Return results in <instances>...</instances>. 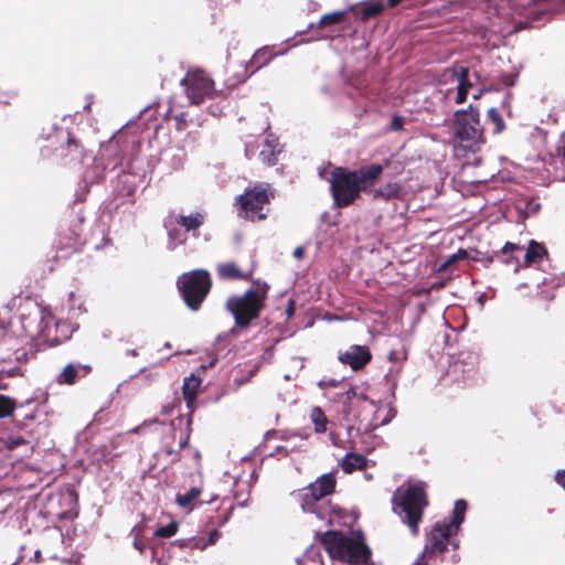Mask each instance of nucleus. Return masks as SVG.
<instances>
[{"label": "nucleus", "instance_id": "nucleus-1", "mask_svg": "<svg viewBox=\"0 0 565 565\" xmlns=\"http://www.w3.org/2000/svg\"><path fill=\"white\" fill-rule=\"evenodd\" d=\"M383 173V166L372 163L356 170L337 167L331 171L330 189L334 205L343 209L353 204L361 192L369 191Z\"/></svg>", "mask_w": 565, "mask_h": 565}, {"label": "nucleus", "instance_id": "nucleus-2", "mask_svg": "<svg viewBox=\"0 0 565 565\" xmlns=\"http://www.w3.org/2000/svg\"><path fill=\"white\" fill-rule=\"evenodd\" d=\"M452 147L465 151L476 152L486 143L484 128L480 122L478 107L469 105L458 109L451 121Z\"/></svg>", "mask_w": 565, "mask_h": 565}, {"label": "nucleus", "instance_id": "nucleus-3", "mask_svg": "<svg viewBox=\"0 0 565 565\" xmlns=\"http://www.w3.org/2000/svg\"><path fill=\"white\" fill-rule=\"evenodd\" d=\"M254 284L257 285L256 289H247L243 295H233L226 300L225 308L233 315L235 328H248L265 308L269 286L266 282Z\"/></svg>", "mask_w": 565, "mask_h": 565}, {"label": "nucleus", "instance_id": "nucleus-4", "mask_svg": "<svg viewBox=\"0 0 565 565\" xmlns=\"http://www.w3.org/2000/svg\"><path fill=\"white\" fill-rule=\"evenodd\" d=\"M274 198L275 191L269 183L258 182L246 188L241 195L235 198L234 206L237 216L253 223L265 221Z\"/></svg>", "mask_w": 565, "mask_h": 565}, {"label": "nucleus", "instance_id": "nucleus-5", "mask_svg": "<svg viewBox=\"0 0 565 565\" xmlns=\"http://www.w3.org/2000/svg\"><path fill=\"white\" fill-rule=\"evenodd\" d=\"M44 331V315L38 305L21 309L19 323L0 321V342L9 343L12 338L34 339Z\"/></svg>", "mask_w": 565, "mask_h": 565}, {"label": "nucleus", "instance_id": "nucleus-6", "mask_svg": "<svg viewBox=\"0 0 565 565\" xmlns=\"http://www.w3.org/2000/svg\"><path fill=\"white\" fill-rule=\"evenodd\" d=\"M185 306L198 311L212 288V278L205 269H194L183 274L177 281Z\"/></svg>", "mask_w": 565, "mask_h": 565}, {"label": "nucleus", "instance_id": "nucleus-7", "mask_svg": "<svg viewBox=\"0 0 565 565\" xmlns=\"http://www.w3.org/2000/svg\"><path fill=\"white\" fill-rule=\"evenodd\" d=\"M428 504L429 501L424 482L409 486L401 495L398 507L404 513L403 522L408 526L413 535H418L419 524L423 521L424 511Z\"/></svg>", "mask_w": 565, "mask_h": 565}, {"label": "nucleus", "instance_id": "nucleus-8", "mask_svg": "<svg viewBox=\"0 0 565 565\" xmlns=\"http://www.w3.org/2000/svg\"><path fill=\"white\" fill-rule=\"evenodd\" d=\"M70 217L67 228H63L58 232L54 243L55 249L62 258H66L73 253L82 250L87 243L83 228L85 222L83 212L72 213Z\"/></svg>", "mask_w": 565, "mask_h": 565}, {"label": "nucleus", "instance_id": "nucleus-9", "mask_svg": "<svg viewBox=\"0 0 565 565\" xmlns=\"http://www.w3.org/2000/svg\"><path fill=\"white\" fill-rule=\"evenodd\" d=\"M457 535L458 533L446 525V523L441 521L436 522L429 532L426 533L424 551L419 558L431 559L435 556H440L447 551L449 545L457 550L459 547Z\"/></svg>", "mask_w": 565, "mask_h": 565}, {"label": "nucleus", "instance_id": "nucleus-10", "mask_svg": "<svg viewBox=\"0 0 565 565\" xmlns=\"http://www.w3.org/2000/svg\"><path fill=\"white\" fill-rule=\"evenodd\" d=\"M337 487V471L324 473L312 483L300 490L297 494L301 509L305 512H313L316 504L321 499L331 495Z\"/></svg>", "mask_w": 565, "mask_h": 565}, {"label": "nucleus", "instance_id": "nucleus-11", "mask_svg": "<svg viewBox=\"0 0 565 565\" xmlns=\"http://www.w3.org/2000/svg\"><path fill=\"white\" fill-rule=\"evenodd\" d=\"M185 87L186 96L192 104L200 105L206 98H212L216 92L214 82L203 71H194L181 81Z\"/></svg>", "mask_w": 565, "mask_h": 565}, {"label": "nucleus", "instance_id": "nucleus-12", "mask_svg": "<svg viewBox=\"0 0 565 565\" xmlns=\"http://www.w3.org/2000/svg\"><path fill=\"white\" fill-rule=\"evenodd\" d=\"M338 359L353 371H360L372 361V353L366 345L353 344L345 352H340Z\"/></svg>", "mask_w": 565, "mask_h": 565}, {"label": "nucleus", "instance_id": "nucleus-13", "mask_svg": "<svg viewBox=\"0 0 565 565\" xmlns=\"http://www.w3.org/2000/svg\"><path fill=\"white\" fill-rule=\"evenodd\" d=\"M339 557L350 564L362 565L370 561L371 551L362 540L348 537Z\"/></svg>", "mask_w": 565, "mask_h": 565}, {"label": "nucleus", "instance_id": "nucleus-14", "mask_svg": "<svg viewBox=\"0 0 565 565\" xmlns=\"http://www.w3.org/2000/svg\"><path fill=\"white\" fill-rule=\"evenodd\" d=\"M256 265L252 264L246 270L241 269L234 262L218 264L216 273L224 280H252Z\"/></svg>", "mask_w": 565, "mask_h": 565}, {"label": "nucleus", "instance_id": "nucleus-15", "mask_svg": "<svg viewBox=\"0 0 565 565\" xmlns=\"http://www.w3.org/2000/svg\"><path fill=\"white\" fill-rule=\"evenodd\" d=\"M519 250H522V246L515 243L507 242L500 250L495 252L488 258V262L499 260L505 266L512 267L516 273L519 271L520 267H523V264H521L520 259L513 255L514 252Z\"/></svg>", "mask_w": 565, "mask_h": 565}, {"label": "nucleus", "instance_id": "nucleus-16", "mask_svg": "<svg viewBox=\"0 0 565 565\" xmlns=\"http://www.w3.org/2000/svg\"><path fill=\"white\" fill-rule=\"evenodd\" d=\"M89 364H66L56 376V382L61 385H74L79 377H85L92 372Z\"/></svg>", "mask_w": 565, "mask_h": 565}, {"label": "nucleus", "instance_id": "nucleus-17", "mask_svg": "<svg viewBox=\"0 0 565 565\" xmlns=\"http://www.w3.org/2000/svg\"><path fill=\"white\" fill-rule=\"evenodd\" d=\"M86 152L84 146L71 132H67V139L62 147L61 157L70 162H82Z\"/></svg>", "mask_w": 565, "mask_h": 565}, {"label": "nucleus", "instance_id": "nucleus-18", "mask_svg": "<svg viewBox=\"0 0 565 565\" xmlns=\"http://www.w3.org/2000/svg\"><path fill=\"white\" fill-rule=\"evenodd\" d=\"M348 536L338 531H327L321 536V543L332 556H339Z\"/></svg>", "mask_w": 565, "mask_h": 565}, {"label": "nucleus", "instance_id": "nucleus-19", "mask_svg": "<svg viewBox=\"0 0 565 565\" xmlns=\"http://www.w3.org/2000/svg\"><path fill=\"white\" fill-rule=\"evenodd\" d=\"M356 402L359 403V407H361V412L358 414L359 422L365 423L367 428L375 427L376 424L373 423L371 416L375 414L377 409L376 404L363 393L358 394Z\"/></svg>", "mask_w": 565, "mask_h": 565}, {"label": "nucleus", "instance_id": "nucleus-20", "mask_svg": "<svg viewBox=\"0 0 565 565\" xmlns=\"http://www.w3.org/2000/svg\"><path fill=\"white\" fill-rule=\"evenodd\" d=\"M547 249L542 243L531 239L524 255L523 267L540 264L544 257H547Z\"/></svg>", "mask_w": 565, "mask_h": 565}, {"label": "nucleus", "instance_id": "nucleus-21", "mask_svg": "<svg viewBox=\"0 0 565 565\" xmlns=\"http://www.w3.org/2000/svg\"><path fill=\"white\" fill-rule=\"evenodd\" d=\"M202 380L194 374L185 377L182 385L183 398L186 402V406L191 408L196 399Z\"/></svg>", "mask_w": 565, "mask_h": 565}, {"label": "nucleus", "instance_id": "nucleus-22", "mask_svg": "<svg viewBox=\"0 0 565 565\" xmlns=\"http://www.w3.org/2000/svg\"><path fill=\"white\" fill-rule=\"evenodd\" d=\"M174 218V223L184 227L186 232H192L199 230L204 221L205 214L202 212H193L190 215L185 216L182 214L171 215Z\"/></svg>", "mask_w": 565, "mask_h": 565}, {"label": "nucleus", "instance_id": "nucleus-23", "mask_svg": "<svg viewBox=\"0 0 565 565\" xmlns=\"http://www.w3.org/2000/svg\"><path fill=\"white\" fill-rule=\"evenodd\" d=\"M468 509V503L460 499L457 500L454 504L452 515L449 520L445 519L441 522L446 523L449 527H451L454 531L459 533L460 526L465 521V515Z\"/></svg>", "mask_w": 565, "mask_h": 565}, {"label": "nucleus", "instance_id": "nucleus-24", "mask_svg": "<svg viewBox=\"0 0 565 565\" xmlns=\"http://www.w3.org/2000/svg\"><path fill=\"white\" fill-rule=\"evenodd\" d=\"M340 466L345 473H352L355 470L366 468V458L358 452H349L344 456Z\"/></svg>", "mask_w": 565, "mask_h": 565}, {"label": "nucleus", "instance_id": "nucleus-25", "mask_svg": "<svg viewBox=\"0 0 565 565\" xmlns=\"http://www.w3.org/2000/svg\"><path fill=\"white\" fill-rule=\"evenodd\" d=\"M278 142L274 138H267L264 143V148L259 152V159L267 166H274L278 161V154L280 150L277 149Z\"/></svg>", "mask_w": 565, "mask_h": 565}, {"label": "nucleus", "instance_id": "nucleus-26", "mask_svg": "<svg viewBox=\"0 0 565 565\" xmlns=\"http://www.w3.org/2000/svg\"><path fill=\"white\" fill-rule=\"evenodd\" d=\"M385 7L382 2H370L364 3L360 10L355 12L360 17L361 21L365 22L371 18L380 15L384 11Z\"/></svg>", "mask_w": 565, "mask_h": 565}, {"label": "nucleus", "instance_id": "nucleus-27", "mask_svg": "<svg viewBox=\"0 0 565 565\" xmlns=\"http://www.w3.org/2000/svg\"><path fill=\"white\" fill-rule=\"evenodd\" d=\"M450 71L452 72V76L458 81L457 88H463V90L469 92L472 87V83L469 79V68L456 63Z\"/></svg>", "mask_w": 565, "mask_h": 565}, {"label": "nucleus", "instance_id": "nucleus-28", "mask_svg": "<svg viewBox=\"0 0 565 565\" xmlns=\"http://www.w3.org/2000/svg\"><path fill=\"white\" fill-rule=\"evenodd\" d=\"M201 492L202 488L200 486L192 487L184 493H178L175 501L181 508H190L200 497Z\"/></svg>", "mask_w": 565, "mask_h": 565}, {"label": "nucleus", "instance_id": "nucleus-29", "mask_svg": "<svg viewBox=\"0 0 565 565\" xmlns=\"http://www.w3.org/2000/svg\"><path fill=\"white\" fill-rule=\"evenodd\" d=\"M487 122L491 124L493 126V129H492L493 135H499V134L503 132L507 127L500 111L494 107H491L488 109Z\"/></svg>", "mask_w": 565, "mask_h": 565}, {"label": "nucleus", "instance_id": "nucleus-30", "mask_svg": "<svg viewBox=\"0 0 565 565\" xmlns=\"http://www.w3.org/2000/svg\"><path fill=\"white\" fill-rule=\"evenodd\" d=\"M310 419L315 425L316 433L322 434L327 430L328 419L321 407L316 406L311 409Z\"/></svg>", "mask_w": 565, "mask_h": 565}, {"label": "nucleus", "instance_id": "nucleus-31", "mask_svg": "<svg viewBox=\"0 0 565 565\" xmlns=\"http://www.w3.org/2000/svg\"><path fill=\"white\" fill-rule=\"evenodd\" d=\"M345 18V11H334L322 15L317 23L318 29L334 25L341 23Z\"/></svg>", "mask_w": 565, "mask_h": 565}, {"label": "nucleus", "instance_id": "nucleus-32", "mask_svg": "<svg viewBox=\"0 0 565 565\" xmlns=\"http://www.w3.org/2000/svg\"><path fill=\"white\" fill-rule=\"evenodd\" d=\"M17 408L14 398L0 394V419L11 416Z\"/></svg>", "mask_w": 565, "mask_h": 565}, {"label": "nucleus", "instance_id": "nucleus-33", "mask_svg": "<svg viewBox=\"0 0 565 565\" xmlns=\"http://www.w3.org/2000/svg\"><path fill=\"white\" fill-rule=\"evenodd\" d=\"M270 57L268 56L267 51L265 50H258L249 61L253 74L256 70L265 66L269 62Z\"/></svg>", "mask_w": 565, "mask_h": 565}, {"label": "nucleus", "instance_id": "nucleus-34", "mask_svg": "<svg viewBox=\"0 0 565 565\" xmlns=\"http://www.w3.org/2000/svg\"><path fill=\"white\" fill-rule=\"evenodd\" d=\"M399 186L397 184H387L385 189H377L374 192V198H382L385 200L397 196Z\"/></svg>", "mask_w": 565, "mask_h": 565}, {"label": "nucleus", "instance_id": "nucleus-35", "mask_svg": "<svg viewBox=\"0 0 565 565\" xmlns=\"http://www.w3.org/2000/svg\"><path fill=\"white\" fill-rule=\"evenodd\" d=\"M18 97V90L11 86H0V103L10 105Z\"/></svg>", "mask_w": 565, "mask_h": 565}, {"label": "nucleus", "instance_id": "nucleus-36", "mask_svg": "<svg viewBox=\"0 0 565 565\" xmlns=\"http://www.w3.org/2000/svg\"><path fill=\"white\" fill-rule=\"evenodd\" d=\"M0 441L4 445L6 449L8 450H13L26 444V440L22 436H9L4 439H1Z\"/></svg>", "mask_w": 565, "mask_h": 565}, {"label": "nucleus", "instance_id": "nucleus-37", "mask_svg": "<svg viewBox=\"0 0 565 565\" xmlns=\"http://www.w3.org/2000/svg\"><path fill=\"white\" fill-rule=\"evenodd\" d=\"M178 531V524L175 522H171L164 526H160L154 531V536L158 537H171Z\"/></svg>", "mask_w": 565, "mask_h": 565}, {"label": "nucleus", "instance_id": "nucleus-38", "mask_svg": "<svg viewBox=\"0 0 565 565\" xmlns=\"http://www.w3.org/2000/svg\"><path fill=\"white\" fill-rule=\"evenodd\" d=\"M185 424H186V431L181 433V435H180L179 449L185 448L189 445L192 419L189 417L185 420Z\"/></svg>", "mask_w": 565, "mask_h": 565}, {"label": "nucleus", "instance_id": "nucleus-39", "mask_svg": "<svg viewBox=\"0 0 565 565\" xmlns=\"http://www.w3.org/2000/svg\"><path fill=\"white\" fill-rule=\"evenodd\" d=\"M173 119L175 121V129L178 131H182L188 126V113L181 111L180 114H177L173 116Z\"/></svg>", "mask_w": 565, "mask_h": 565}, {"label": "nucleus", "instance_id": "nucleus-40", "mask_svg": "<svg viewBox=\"0 0 565 565\" xmlns=\"http://www.w3.org/2000/svg\"><path fill=\"white\" fill-rule=\"evenodd\" d=\"M518 76H519L518 73L502 74L500 76V84H502L505 87H511L515 84Z\"/></svg>", "mask_w": 565, "mask_h": 565}, {"label": "nucleus", "instance_id": "nucleus-41", "mask_svg": "<svg viewBox=\"0 0 565 565\" xmlns=\"http://www.w3.org/2000/svg\"><path fill=\"white\" fill-rule=\"evenodd\" d=\"M407 359V351L403 348L401 351L392 350L388 353V360L391 362H403Z\"/></svg>", "mask_w": 565, "mask_h": 565}, {"label": "nucleus", "instance_id": "nucleus-42", "mask_svg": "<svg viewBox=\"0 0 565 565\" xmlns=\"http://www.w3.org/2000/svg\"><path fill=\"white\" fill-rule=\"evenodd\" d=\"M468 258V252L463 248H460L458 249L457 253H455L454 255H451L448 260H447V265H450V264H454L458 260H461V259H466Z\"/></svg>", "mask_w": 565, "mask_h": 565}, {"label": "nucleus", "instance_id": "nucleus-43", "mask_svg": "<svg viewBox=\"0 0 565 565\" xmlns=\"http://www.w3.org/2000/svg\"><path fill=\"white\" fill-rule=\"evenodd\" d=\"M36 352L33 350L22 352L21 354H17L15 361L19 363L28 362L30 359L35 358Z\"/></svg>", "mask_w": 565, "mask_h": 565}, {"label": "nucleus", "instance_id": "nucleus-44", "mask_svg": "<svg viewBox=\"0 0 565 565\" xmlns=\"http://www.w3.org/2000/svg\"><path fill=\"white\" fill-rule=\"evenodd\" d=\"M534 4L552 3L557 10L565 9V0H532Z\"/></svg>", "mask_w": 565, "mask_h": 565}, {"label": "nucleus", "instance_id": "nucleus-45", "mask_svg": "<svg viewBox=\"0 0 565 565\" xmlns=\"http://www.w3.org/2000/svg\"><path fill=\"white\" fill-rule=\"evenodd\" d=\"M172 544L173 545H178L181 548H184V547L193 548V547H198L199 546V543L198 542H193V540H177Z\"/></svg>", "mask_w": 565, "mask_h": 565}, {"label": "nucleus", "instance_id": "nucleus-46", "mask_svg": "<svg viewBox=\"0 0 565 565\" xmlns=\"http://www.w3.org/2000/svg\"><path fill=\"white\" fill-rule=\"evenodd\" d=\"M404 126V119L401 116H394L391 121V129L394 131L402 130Z\"/></svg>", "mask_w": 565, "mask_h": 565}, {"label": "nucleus", "instance_id": "nucleus-47", "mask_svg": "<svg viewBox=\"0 0 565 565\" xmlns=\"http://www.w3.org/2000/svg\"><path fill=\"white\" fill-rule=\"evenodd\" d=\"M134 547L136 550H138L141 554L145 552L146 550V543L139 537V533L137 532L135 534V539H134Z\"/></svg>", "mask_w": 565, "mask_h": 565}, {"label": "nucleus", "instance_id": "nucleus-48", "mask_svg": "<svg viewBox=\"0 0 565 565\" xmlns=\"http://www.w3.org/2000/svg\"><path fill=\"white\" fill-rule=\"evenodd\" d=\"M468 92L463 88H457L456 104H463L467 100Z\"/></svg>", "mask_w": 565, "mask_h": 565}, {"label": "nucleus", "instance_id": "nucleus-49", "mask_svg": "<svg viewBox=\"0 0 565 565\" xmlns=\"http://www.w3.org/2000/svg\"><path fill=\"white\" fill-rule=\"evenodd\" d=\"M555 481L565 490V470H558L556 472Z\"/></svg>", "mask_w": 565, "mask_h": 565}, {"label": "nucleus", "instance_id": "nucleus-50", "mask_svg": "<svg viewBox=\"0 0 565 565\" xmlns=\"http://www.w3.org/2000/svg\"><path fill=\"white\" fill-rule=\"evenodd\" d=\"M220 536V533L217 530H213L209 535V542L202 544L201 548H204L207 544H214Z\"/></svg>", "mask_w": 565, "mask_h": 565}, {"label": "nucleus", "instance_id": "nucleus-51", "mask_svg": "<svg viewBox=\"0 0 565 565\" xmlns=\"http://www.w3.org/2000/svg\"><path fill=\"white\" fill-rule=\"evenodd\" d=\"M358 394H359V392H358V387L352 386V387H350V388L347 391L345 396H347V399H348V401H353V399H356V398H358Z\"/></svg>", "mask_w": 565, "mask_h": 565}, {"label": "nucleus", "instance_id": "nucleus-52", "mask_svg": "<svg viewBox=\"0 0 565 565\" xmlns=\"http://www.w3.org/2000/svg\"><path fill=\"white\" fill-rule=\"evenodd\" d=\"M7 375L10 376V377L23 376V372L21 371L20 367H12V369L7 371Z\"/></svg>", "mask_w": 565, "mask_h": 565}, {"label": "nucleus", "instance_id": "nucleus-53", "mask_svg": "<svg viewBox=\"0 0 565 565\" xmlns=\"http://www.w3.org/2000/svg\"><path fill=\"white\" fill-rule=\"evenodd\" d=\"M339 384V382L337 380H330L328 382L326 381H321L319 383L320 387H326V386H330V387H337Z\"/></svg>", "mask_w": 565, "mask_h": 565}, {"label": "nucleus", "instance_id": "nucleus-54", "mask_svg": "<svg viewBox=\"0 0 565 565\" xmlns=\"http://www.w3.org/2000/svg\"><path fill=\"white\" fill-rule=\"evenodd\" d=\"M305 255V248L302 246H298L295 250H294V256L298 259L302 258Z\"/></svg>", "mask_w": 565, "mask_h": 565}, {"label": "nucleus", "instance_id": "nucleus-55", "mask_svg": "<svg viewBox=\"0 0 565 565\" xmlns=\"http://www.w3.org/2000/svg\"><path fill=\"white\" fill-rule=\"evenodd\" d=\"M164 452H166L168 456H172V455H177V454H178V449H174L172 446L167 445V446L164 447Z\"/></svg>", "mask_w": 565, "mask_h": 565}, {"label": "nucleus", "instance_id": "nucleus-56", "mask_svg": "<svg viewBox=\"0 0 565 565\" xmlns=\"http://www.w3.org/2000/svg\"><path fill=\"white\" fill-rule=\"evenodd\" d=\"M178 420L179 425H182L184 419L180 416L178 417L177 419L172 420L171 423V427H172V433H173V436L175 435V422Z\"/></svg>", "mask_w": 565, "mask_h": 565}, {"label": "nucleus", "instance_id": "nucleus-57", "mask_svg": "<svg viewBox=\"0 0 565 565\" xmlns=\"http://www.w3.org/2000/svg\"><path fill=\"white\" fill-rule=\"evenodd\" d=\"M276 454H282L284 456H287L288 455V450L286 447L284 446H278L276 447V450H275Z\"/></svg>", "mask_w": 565, "mask_h": 565}, {"label": "nucleus", "instance_id": "nucleus-58", "mask_svg": "<svg viewBox=\"0 0 565 565\" xmlns=\"http://www.w3.org/2000/svg\"><path fill=\"white\" fill-rule=\"evenodd\" d=\"M403 0H387V7L388 8H395L397 7Z\"/></svg>", "mask_w": 565, "mask_h": 565}, {"label": "nucleus", "instance_id": "nucleus-59", "mask_svg": "<svg viewBox=\"0 0 565 565\" xmlns=\"http://www.w3.org/2000/svg\"><path fill=\"white\" fill-rule=\"evenodd\" d=\"M413 565H428L424 559L419 558Z\"/></svg>", "mask_w": 565, "mask_h": 565}, {"label": "nucleus", "instance_id": "nucleus-60", "mask_svg": "<svg viewBox=\"0 0 565 565\" xmlns=\"http://www.w3.org/2000/svg\"><path fill=\"white\" fill-rule=\"evenodd\" d=\"M103 178V174L98 175L97 178L93 179L92 182H98L99 179Z\"/></svg>", "mask_w": 565, "mask_h": 565}, {"label": "nucleus", "instance_id": "nucleus-61", "mask_svg": "<svg viewBox=\"0 0 565 565\" xmlns=\"http://www.w3.org/2000/svg\"><path fill=\"white\" fill-rule=\"evenodd\" d=\"M103 241H104V243H107V244L110 242V239L106 236L103 237Z\"/></svg>", "mask_w": 565, "mask_h": 565}, {"label": "nucleus", "instance_id": "nucleus-62", "mask_svg": "<svg viewBox=\"0 0 565 565\" xmlns=\"http://www.w3.org/2000/svg\"><path fill=\"white\" fill-rule=\"evenodd\" d=\"M8 385L7 384H0V390H7Z\"/></svg>", "mask_w": 565, "mask_h": 565}, {"label": "nucleus", "instance_id": "nucleus-63", "mask_svg": "<svg viewBox=\"0 0 565 565\" xmlns=\"http://www.w3.org/2000/svg\"><path fill=\"white\" fill-rule=\"evenodd\" d=\"M130 353H131V355H134V356L138 355V352H137L136 350H131V351H130Z\"/></svg>", "mask_w": 565, "mask_h": 565}, {"label": "nucleus", "instance_id": "nucleus-64", "mask_svg": "<svg viewBox=\"0 0 565 565\" xmlns=\"http://www.w3.org/2000/svg\"><path fill=\"white\" fill-rule=\"evenodd\" d=\"M292 310H294V309H292V303H291V305H290V307H289V309H288L289 315H291V313H292Z\"/></svg>", "mask_w": 565, "mask_h": 565}]
</instances>
